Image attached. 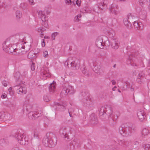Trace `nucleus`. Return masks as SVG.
Wrapping results in <instances>:
<instances>
[{
  "mask_svg": "<svg viewBox=\"0 0 150 150\" xmlns=\"http://www.w3.org/2000/svg\"><path fill=\"white\" fill-rule=\"evenodd\" d=\"M102 40L101 39H99L96 40V44L97 46L100 49H103L104 47L103 43H102Z\"/></svg>",
  "mask_w": 150,
  "mask_h": 150,
  "instance_id": "obj_27",
  "label": "nucleus"
},
{
  "mask_svg": "<svg viewBox=\"0 0 150 150\" xmlns=\"http://www.w3.org/2000/svg\"><path fill=\"white\" fill-rule=\"evenodd\" d=\"M71 128L67 125L62 126L59 129V133L63 135V138L67 141L69 139L68 135L69 133H71Z\"/></svg>",
  "mask_w": 150,
  "mask_h": 150,
  "instance_id": "obj_5",
  "label": "nucleus"
},
{
  "mask_svg": "<svg viewBox=\"0 0 150 150\" xmlns=\"http://www.w3.org/2000/svg\"><path fill=\"white\" fill-rule=\"evenodd\" d=\"M81 101L83 103L84 105H86L90 106L92 105V102L91 100V99L88 97H86V98H84L83 99H82Z\"/></svg>",
  "mask_w": 150,
  "mask_h": 150,
  "instance_id": "obj_21",
  "label": "nucleus"
},
{
  "mask_svg": "<svg viewBox=\"0 0 150 150\" xmlns=\"http://www.w3.org/2000/svg\"><path fill=\"white\" fill-rule=\"evenodd\" d=\"M110 11L112 13L117 15L119 13L118 6L115 4H112L110 7Z\"/></svg>",
  "mask_w": 150,
  "mask_h": 150,
  "instance_id": "obj_14",
  "label": "nucleus"
},
{
  "mask_svg": "<svg viewBox=\"0 0 150 150\" xmlns=\"http://www.w3.org/2000/svg\"><path fill=\"white\" fill-rule=\"evenodd\" d=\"M132 18V14L129 13L128 14L127 17L125 18L123 20V23L125 26L129 29L132 28L131 24L129 21V20Z\"/></svg>",
  "mask_w": 150,
  "mask_h": 150,
  "instance_id": "obj_12",
  "label": "nucleus"
},
{
  "mask_svg": "<svg viewBox=\"0 0 150 150\" xmlns=\"http://www.w3.org/2000/svg\"><path fill=\"white\" fill-rule=\"evenodd\" d=\"M45 42L44 41V39L42 40V42L41 43V45L42 47H44L45 46Z\"/></svg>",
  "mask_w": 150,
  "mask_h": 150,
  "instance_id": "obj_54",
  "label": "nucleus"
},
{
  "mask_svg": "<svg viewBox=\"0 0 150 150\" xmlns=\"http://www.w3.org/2000/svg\"><path fill=\"white\" fill-rule=\"evenodd\" d=\"M31 107L32 106L30 104L29 99L28 98H27V97L25 100L23 102V109L24 110H26L28 111L30 109Z\"/></svg>",
  "mask_w": 150,
  "mask_h": 150,
  "instance_id": "obj_15",
  "label": "nucleus"
},
{
  "mask_svg": "<svg viewBox=\"0 0 150 150\" xmlns=\"http://www.w3.org/2000/svg\"><path fill=\"white\" fill-rule=\"evenodd\" d=\"M125 83L126 84L127 87V88H131V87L129 83L128 82H126Z\"/></svg>",
  "mask_w": 150,
  "mask_h": 150,
  "instance_id": "obj_51",
  "label": "nucleus"
},
{
  "mask_svg": "<svg viewBox=\"0 0 150 150\" xmlns=\"http://www.w3.org/2000/svg\"><path fill=\"white\" fill-rule=\"evenodd\" d=\"M143 147L145 150H150V144H144Z\"/></svg>",
  "mask_w": 150,
  "mask_h": 150,
  "instance_id": "obj_33",
  "label": "nucleus"
},
{
  "mask_svg": "<svg viewBox=\"0 0 150 150\" xmlns=\"http://www.w3.org/2000/svg\"><path fill=\"white\" fill-rule=\"evenodd\" d=\"M139 143L138 142L136 141H134V142L133 144L134 145H137Z\"/></svg>",
  "mask_w": 150,
  "mask_h": 150,
  "instance_id": "obj_58",
  "label": "nucleus"
},
{
  "mask_svg": "<svg viewBox=\"0 0 150 150\" xmlns=\"http://www.w3.org/2000/svg\"><path fill=\"white\" fill-rule=\"evenodd\" d=\"M114 1L116 2H118L119 1H126V0H113Z\"/></svg>",
  "mask_w": 150,
  "mask_h": 150,
  "instance_id": "obj_60",
  "label": "nucleus"
},
{
  "mask_svg": "<svg viewBox=\"0 0 150 150\" xmlns=\"http://www.w3.org/2000/svg\"><path fill=\"white\" fill-rule=\"evenodd\" d=\"M75 91L73 86L69 85L67 88H63L61 93V95L62 96H64L68 93L69 94H73L75 92Z\"/></svg>",
  "mask_w": 150,
  "mask_h": 150,
  "instance_id": "obj_9",
  "label": "nucleus"
},
{
  "mask_svg": "<svg viewBox=\"0 0 150 150\" xmlns=\"http://www.w3.org/2000/svg\"><path fill=\"white\" fill-rule=\"evenodd\" d=\"M34 55H35L33 52V51H30V52L28 54V57L29 58H31L33 57H34Z\"/></svg>",
  "mask_w": 150,
  "mask_h": 150,
  "instance_id": "obj_35",
  "label": "nucleus"
},
{
  "mask_svg": "<svg viewBox=\"0 0 150 150\" xmlns=\"http://www.w3.org/2000/svg\"><path fill=\"white\" fill-rule=\"evenodd\" d=\"M82 73L86 76H89L91 75V72L89 70L84 69L82 71Z\"/></svg>",
  "mask_w": 150,
  "mask_h": 150,
  "instance_id": "obj_32",
  "label": "nucleus"
},
{
  "mask_svg": "<svg viewBox=\"0 0 150 150\" xmlns=\"http://www.w3.org/2000/svg\"><path fill=\"white\" fill-rule=\"evenodd\" d=\"M109 37L112 38H111L110 41V45L112 48L115 49H117L118 48L120 43L117 39L114 38L113 34H109Z\"/></svg>",
  "mask_w": 150,
  "mask_h": 150,
  "instance_id": "obj_11",
  "label": "nucleus"
},
{
  "mask_svg": "<svg viewBox=\"0 0 150 150\" xmlns=\"http://www.w3.org/2000/svg\"><path fill=\"white\" fill-rule=\"evenodd\" d=\"M31 68L32 71L34 70L35 69V64L32 63V64L31 65Z\"/></svg>",
  "mask_w": 150,
  "mask_h": 150,
  "instance_id": "obj_46",
  "label": "nucleus"
},
{
  "mask_svg": "<svg viewBox=\"0 0 150 150\" xmlns=\"http://www.w3.org/2000/svg\"><path fill=\"white\" fill-rule=\"evenodd\" d=\"M44 38H46V39H49V37L47 36H45L44 37Z\"/></svg>",
  "mask_w": 150,
  "mask_h": 150,
  "instance_id": "obj_64",
  "label": "nucleus"
},
{
  "mask_svg": "<svg viewBox=\"0 0 150 150\" xmlns=\"http://www.w3.org/2000/svg\"><path fill=\"white\" fill-rule=\"evenodd\" d=\"M138 118L141 121H142L145 118L146 116L143 110H140L137 111V113Z\"/></svg>",
  "mask_w": 150,
  "mask_h": 150,
  "instance_id": "obj_16",
  "label": "nucleus"
},
{
  "mask_svg": "<svg viewBox=\"0 0 150 150\" xmlns=\"http://www.w3.org/2000/svg\"><path fill=\"white\" fill-rule=\"evenodd\" d=\"M111 82L113 85H115L116 84V82L114 80H112L111 81Z\"/></svg>",
  "mask_w": 150,
  "mask_h": 150,
  "instance_id": "obj_59",
  "label": "nucleus"
},
{
  "mask_svg": "<svg viewBox=\"0 0 150 150\" xmlns=\"http://www.w3.org/2000/svg\"><path fill=\"white\" fill-rule=\"evenodd\" d=\"M116 88V87L115 86L113 88H112V90L113 91H115V88Z\"/></svg>",
  "mask_w": 150,
  "mask_h": 150,
  "instance_id": "obj_63",
  "label": "nucleus"
},
{
  "mask_svg": "<svg viewBox=\"0 0 150 150\" xmlns=\"http://www.w3.org/2000/svg\"><path fill=\"white\" fill-rule=\"evenodd\" d=\"M7 142L6 139H0V144H2L5 143H7Z\"/></svg>",
  "mask_w": 150,
  "mask_h": 150,
  "instance_id": "obj_41",
  "label": "nucleus"
},
{
  "mask_svg": "<svg viewBox=\"0 0 150 150\" xmlns=\"http://www.w3.org/2000/svg\"><path fill=\"white\" fill-rule=\"evenodd\" d=\"M43 56L45 57H48V54L47 51H45L43 52Z\"/></svg>",
  "mask_w": 150,
  "mask_h": 150,
  "instance_id": "obj_44",
  "label": "nucleus"
},
{
  "mask_svg": "<svg viewBox=\"0 0 150 150\" xmlns=\"http://www.w3.org/2000/svg\"><path fill=\"white\" fill-rule=\"evenodd\" d=\"M147 4H149V8H150V0H146Z\"/></svg>",
  "mask_w": 150,
  "mask_h": 150,
  "instance_id": "obj_62",
  "label": "nucleus"
},
{
  "mask_svg": "<svg viewBox=\"0 0 150 150\" xmlns=\"http://www.w3.org/2000/svg\"><path fill=\"white\" fill-rule=\"evenodd\" d=\"M117 20L115 18H114L112 20V23L113 25H115L117 22Z\"/></svg>",
  "mask_w": 150,
  "mask_h": 150,
  "instance_id": "obj_48",
  "label": "nucleus"
},
{
  "mask_svg": "<svg viewBox=\"0 0 150 150\" xmlns=\"http://www.w3.org/2000/svg\"><path fill=\"white\" fill-rule=\"evenodd\" d=\"M108 4V0H103L99 4L98 7L102 10L107 8V5Z\"/></svg>",
  "mask_w": 150,
  "mask_h": 150,
  "instance_id": "obj_23",
  "label": "nucleus"
},
{
  "mask_svg": "<svg viewBox=\"0 0 150 150\" xmlns=\"http://www.w3.org/2000/svg\"><path fill=\"white\" fill-rule=\"evenodd\" d=\"M34 136L35 138L38 139V134L37 132H35L34 134Z\"/></svg>",
  "mask_w": 150,
  "mask_h": 150,
  "instance_id": "obj_53",
  "label": "nucleus"
},
{
  "mask_svg": "<svg viewBox=\"0 0 150 150\" xmlns=\"http://www.w3.org/2000/svg\"><path fill=\"white\" fill-rule=\"evenodd\" d=\"M80 95V96L82 98L80 99V100H81L82 99L86 98V97H88L89 94L88 92L85 90H83L81 92Z\"/></svg>",
  "mask_w": 150,
  "mask_h": 150,
  "instance_id": "obj_29",
  "label": "nucleus"
},
{
  "mask_svg": "<svg viewBox=\"0 0 150 150\" xmlns=\"http://www.w3.org/2000/svg\"><path fill=\"white\" fill-rule=\"evenodd\" d=\"M133 25L135 28H136L137 30L140 29V26L139 23L137 21H135L134 22Z\"/></svg>",
  "mask_w": 150,
  "mask_h": 150,
  "instance_id": "obj_31",
  "label": "nucleus"
},
{
  "mask_svg": "<svg viewBox=\"0 0 150 150\" xmlns=\"http://www.w3.org/2000/svg\"><path fill=\"white\" fill-rule=\"evenodd\" d=\"M28 116L30 119H33L40 116V115L37 112H30L28 114Z\"/></svg>",
  "mask_w": 150,
  "mask_h": 150,
  "instance_id": "obj_24",
  "label": "nucleus"
},
{
  "mask_svg": "<svg viewBox=\"0 0 150 150\" xmlns=\"http://www.w3.org/2000/svg\"><path fill=\"white\" fill-rule=\"evenodd\" d=\"M38 15L41 17V20L43 22L42 25L45 27L47 28L48 27L47 21L48 17L45 15V13L42 11H37Z\"/></svg>",
  "mask_w": 150,
  "mask_h": 150,
  "instance_id": "obj_10",
  "label": "nucleus"
},
{
  "mask_svg": "<svg viewBox=\"0 0 150 150\" xmlns=\"http://www.w3.org/2000/svg\"><path fill=\"white\" fill-rule=\"evenodd\" d=\"M19 149L18 147H14L13 149V150H19Z\"/></svg>",
  "mask_w": 150,
  "mask_h": 150,
  "instance_id": "obj_61",
  "label": "nucleus"
},
{
  "mask_svg": "<svg viewBox=\"0 0 150 150\" xmlns=\"http://www.w3.org/2000/svg\"><path fill=\"white\" fill-rule=\"evenodd\" d=\"M16 50V49H14L13 47H12L11 46H11L9 47L8 49V51H7V52H10L11 53H13V52L14 51Z\"/></svg>",
  "mask_w": 150,
  "mask_h": 150,
  "instance_id": "obj_38",
  "label": "nucleus"
},
{
  "mask_svg": "<svg viewBox=\"0 0 150 150\" xmlns=\"http://www.w3.org/2000/svg\"><path fill=\"white\" fill-rule=\"evenodd\" d=\"M41 74L43 77H49L50 76L48 68L46 67L43 68L42 69Z\"/></svg>",
  "mask_w": 150,
  "mask_h": 150,
  "instance_id": "obj_18",
  "label": "nucleus"
},
{
  "mask_svg": "<svg viewBox=\"0 0 150 150\" xmlns=\"http://www.w3.org/2000/svg\"><path fill=\"white\" fill-rule=\"evenodd\" d=\"M141 18L143 20H145L146 18V13H144V14L142 15V16H141Z\"/></svg>",
  "mask_w": 150,
  "mask_h": 150,
  "instance_id": "obj_47",
  "label": "nucleus"
},
{
  "mask_svg": "<svg viewBox=\"0 0 150 150\" xmlns=\"http://www.w3.org/2000/svg\"><path fill=\"white\" fill-rule=\"evenodd\" d=\"M74 110L72 108H70L68 110L69 113H72L73 112H74Z\"/></svg>",
  "mask_w": 150,
  "mask_h": 150,
  "instance_id": "obj_50",
  "label": "nucleus"
},
{
  "mask_svg": "<svg viewBox=\"0 0 150 150\" xmlns=\"http://www.w3.org/2000/svg\"><path fill=\"white\" fill-rule=\"evenodd\" d=\"M21 48L22 49H16V50H15L13 52V54L16 55H19L25 53L26 52V51L23 50H25V46L24 45L23 46L22 45Z\"/></svg>",
  "mask_w": 150,
  "mask_h": 150,
  "instance_id": "obj_17",
  "label": "nucleus"
},
{
  "mask_svg": "<svg viewBox=\"0 0 150 150\" xmlns=\"http://www.w3.org/2000/svg\"><path fill=\"white\" fill-rule=\"evenodd\" d=\"M76 3L77 5L78 6H79L80 5V4L81 3V0H77L76 1Z\"/></svg>",
  "mask_w": 150,
  "mask_h": 150,
  "instance_id": "obj_49",
  "label": "nucleus"
},
{
  "mask_svg": "<svg viewBox=\"0 0 150 150\" xmlns=\"http://www.w3.org/2000/svg\"><path fill=\"white\" fill-rule=\"evenodd\" d=\"M16 19H19L22 17V14L20 11L18 10L16 11Z\"/></svg>",
  "mask_w": 150,
  "mask_h": 150,
  "instance_id": "obj_30",
  "label": "nucleus"
},
{
  "mask_svg": "<svg viewBox=\"0 0 150 150\" xmlns=\"http://www.w3.org/2000/svg\"><path fill=\"white\" fill-rule=\"evenodd\" d=\"M113 111L111 107L107 105H104L101 107L99 110V115L101 118H108L112 114Z\"/></svg>",
  "mask_w": 150,
  "mask_h": 150,
  "instance_id": "obj_1",
  "label": "nucleus"
},
{
  "mask_svg": "<svg viewBox=\"0 0 150 150\" xmlns=\"http://www.w3.org/2000/svg\"><path fill=\"white\" fill-rule=\"evenodd\" d=\"M134 130V128L131 127H120L119 132L120 134L124 137H128L131 135Z\"/></svg>",
  "mask_w": 150,
  "mask_h": 150,
  "instance_id": "obj_6",
  "label": "nucleus"
},
{
  "mask_svg": "<svg viewBox=\"0 0 150 150\" xmlns=\"http://www.w3.org/2000/svg\"><path fill=\"white\" fill-rule=\"evenodd\" d=\"M2 84H3V85L4 86L6 87L7 85V82L5 81H3L2 82Z\"/></svg>",
  "mask_w": 150,
  "mask_h": 150,
  "instance_id": "obj_52",
  "label": "nucleus"
},
{
  "mask_svg": "<svg viewBox=\"0 0 150 150\" xmlns=\"http://www.w3.org/2000/svg\"><path fill=\"white\" fill-rule=\"evenodd\" d=\"M126 143V142L125 140H120L119 142L120 144L125 146Z\"/></svg>",
  "mask_w": 150,
  "mask_h": 150,
  "instance_id": "obj_43",
  "label": "nucleus"
},
{
  "mask_svg": "<svg viewBox=\"0 0 150 150\" xmlns=\"http://www.w3.org/2000/svg\"><path fill=\"white\" fill-rule=\"evenodd\" d=\"M20 74L19 72H16L14 74V77L16 79H18L20 77Z\"/></svg>",
  "mask_w": 150,
  "mask_h": 150,
  "instance_id": "obj_42",
  "label": "nucleus"
},
{
  "mask_svg": "<svg viewBox=\"0 0 150 150\" xmlns=\"http://www.w3.org/2000/svg\"><path fill=\"white\" fill-rule=\"evenodd\" d=\"M6 94L4 93L1 96V97L2 98H5L6 97Z\"/></svg>",
  "mask_w": 150,
  "mask_h": 150,
  "instance_id": "obj_56",
  "label": "nucleus"
},
{
  "mask_svg": "<svg viewBox=\"0 0 150 150\" xmlns=\"http://www.w3.org/2000/svg\"><path fill=\"white\" fill-rule=\"evenodd\" d=\"M27 1L30 5H33L35 4L33 0H27Z\"/></svg>",
  "mask_w": 150,
  "mask_h": 150,
  "instance_id": "obj_45",
  "label": "nucleus"
},
{
  "mask_svg": "<svg viewBox=\"0 0 150 150\" xmlns=\"http://www.w3.org/2000/svg\"><path fill=\"white\" fill-rule=\"evenodd\" d=\"M66 3L67 4H69L71 3V0H66Z\"/></svg>",
  "mask_w": 150,
  "mask_h": 150,
  "instance_id": "obj_57",
  "label": "nucleus"
},
{
  "mask_svg": "<svg viewBox=\"0 0 150 150\" xmlns=\"http://www.w3.org/2000/svg\"><path fill=\"white\" fill-rule=\"evenodd\" d=\"M59 33L57 32H55L52 34L51 35L52 39V40L55 39V37L59 34Z\"/></svg>",
  "mask_w": 150,
  "mask_h": 150,
  "instance_id": "obj_34",
  "label": "nucleus"
},
{
  "mask_svg": "<svg viewBox=\"0 0 150 150\" xmlns=\"http://www.w3.org/2000/svg\"><path fill=\"white\" fill-rule=\"evenodd\" d=\"M71 143L74 146H76L77 147L78 146L79 144V143L76 142V140H74L73 141H72Z\"/></svg>",
  "mask_w": 150,
  "mask_h": 150,
  "instance_id": "obj_40",
  "label": "nucleus"
},
{
  "mask_svg": "<svg viewBox=\"0 0 150 150\" xmlns=\"http://www.w3.org/2000/svg\"><path fill=\"white\" fill-rule=\"evenodd\" d=\"M136 63H134L133 66L136 67H144V64L142 59L138 61V59H137L136 61Z\"/></svg>",
  "mask_w": 150,
  "mask_h": 150,
  "instance_id": "obj_26",
  "label": "nucleus"
},
{
  "mask_svg": "<svg viewBox=\"0 0 150 150\" xmlns=\"http://www.w3.org/2000/svg\"><path fill=\"white\" fill-rule=\"evenodd\" d=\"M89 62L91 66L94 67L93 70L96 73L99 75L102 74L103 71L102 68V64L100 62L96 63L95 61H93L92 60H89Z\"/></svg>",
  "mask_w": 150,
  "mask_h": 150,
  "instance_id": "obj_4",
  "label": "nucleus"
},
{
  "mask_svg": "<svg viewBox=\"0 0 150 150\" xmlns=\"http://www.w3.org/2000/svg\"><path fill=\"white\" fill-rule=\"evenodd\" d=\"M139 3L140 5L142 6L143 7L144 6V3L141 0H140L139 1Z\"/></svg>",
  "mask_w": 150,
  "mask_h": 150,
  "instance_id": "obj_55",
  "label": "nucleus"
},
{
  "mask_svg": "<svg viewBox=\"0 0 150 150\" xmlns=\"http://www.w3.org/2000/svg\"><path fill=\"white\" fill-rule=\"evenodd\" d=\"M142 134L143 136L145 137L150 136V127L144 128L142 131Z\"/></svg>",
  "mask_w": 150,
  "mask_h": 150,
  "instance_id": "obj_22",
  "label": "nucleus"
},
{
  "mask_svg": "<svg viewBox=\"0 0 150 150\" xmlns=\"http://www.w3.org/2000/svg\"><path fill=\"white\" fill-rule=\"evenodd\" d=\"M43 99L46 102H48L50 100V98L47 95H45L44 96Z\"/></svg>",
  "mask_w": 150,
  "mask_h": 150,
  "instance_id": "obj_39",
  "label": "nucleus"
},
{
  "mask_svg": "<svg viewBox=\"0 0 150 150\" xmlns=\"http://www.w3.org/2000/svg\"><path fill=\"white\" fill-rule=\"evenodd\" d=\"M145 78V74L143 71H140L139 74L138 78L137 79V81L139 83L142 82L141 80Z\"/></svg>",
  "mask_w": 150,
  "mask_h": 150,
  "instance_id": "obj_25",
  "label": "nucleus"
},
{
  "mask_svg": "<svg viewBox=\"0 0 150 150\" xmlns=\"http://www.w3.org/2000/svg\"><path fill=\"white\" fill-rule=\"evenodd\" d=\"M56 105H57V109L60 111H64L66 109L67 106L66 103H56Z\"/></svg>",
  "mask_w": 150,
  "mask_h": 150,
  "instance_id": "obj_19",
  "label": "nucleus"
},
{
  "mask_svg": "<svg viewBox=\"0 0 150 150\" xmlns=\"http://www.w3.org/2000/svg\"><path fill=\"white\" fill-rule=\"evenodd\" d=\"M11 46L10 42L8 40H6L2 44V48L4 51L7 52L9 47Z\"/></svg>",
  "mask_w": 150,
  "mask_h": 150,
  "instance_id": "obj_20",
  "label": "nucleus"
},
{
  "mask_svg": "<svg viewBox=\"0 0 150 150\" xmlns=\"http://www.w3.org/2000/svg\"><path fill=\"white\" fill-rule=\"evenodd\" d=\"M56 83L54 81L51 83L49 87V91L50 92L53 93L55 90Z\"/></svg>",
  "mask_w": 150,
  "mask_h": 150,
  "instance_id": "obj_28",
  "label": "nucleus"
},
{
  "mask_svg": "<svg viewBox=\"0 0 150 150\" xmlns=\"http://www.w3.org/2000/svg\"><path fill=\"white\" fill-rule=\"evenodd\" d=\"M16 92L18 94L22 95L25 94L27 92V88L25 85L21 83L19 85L14 86Z\"/></svg>",
  "mask_w": 150,
  "mask_h": 150,
  "instance_id": "obj_8",
  "label": "nucleus"
},
{
  "mask_svg": "<svg viewBox=\"0 0 150 150\" xmlns=\"http://www.w3.org/2000/svg\"><path fill=\"white\" fill-rule=\"evenodd\" d=\"M81 14H79L78 15L76 16L74 18V20L76 21H79L80 19H79V18H81Z\"/></svg>",
  "mask_w": 150,
  "mask_h": 150,
  "instance_id": "obj_37",
  "label": "nucleus"
},
{
  "mask_svg": "<svg viewBox=\"0 0 150 150\" xmlns=\"http://www.w3.org/2000/svg\"><path fill=\"white\" fill-rule=\"evenodd\" d=\"M80 62L77 59H73L71 57L69 58L65 62L64 64L65 67L70 68L73 70H76L79 69Z\"/></svg>",
  "mask_w": 150,
  "mask_h": 150,
  "instance_id": "obj_3",
  "label": "nucleus"
},
{
  "mask_svg": "<svg viewBox=\"0 0 150 150\" xmlns=\"http://www.w3.org/2000/svg\"><path fill=\"white\" fill-rule=\"evenodd\" d=\"M90 123L93 125H94L97 124L98 120L96 115L94 113H92L89 118Z\"/></svg>",
  "mask_w": 150,
  "mask_h": 150,
  "instance_id": "obj_13",
  "label": "nucleus"
},
{
  "mask_svg": "<svg viewBox=\"0 0 150 150\" xmlns=\"http://www.w3.org/2000/svg\"><path fill=\"white\" fill-rule=\"evenodd\" d=\"M54 137V135L52 133H47L43 139V144L45 146L52 147L54 146L56 144V142L53 141V137Z\"/></svg>",
  "mask_w": 150,
  "mask_h": 150,
  "instance_id": "obj_2",
  "label": "nucleus"
},
{
  "mask_svg": "<svg viewBox=\"0 0 150 150\" xmlns=\"http://www.w3.org/2000/svg\"><path fill=\"white\" fill-rule=\"evenodd\" d=\"M36 30L38 32H41V33H43V31L45 30H43V29L41 27H40L36 29Z\"/></svg>",
  "mask_w": 150,
  "mask_h": 150,
  "instance_id": "obj_36",
  "label": "nucleus"
},
{
  "mask_svg": "<svg viewBox=\"0 0 150 150\" xmlns=\"http://www.w3.org/2000/svg\"><path fill=\"white\" fill-rule=\"evenodd\" d=\"M15 138L21 144L24 145L28 143L27 136L24 134L17 133L15 136Z\"/></svg>",
  "mask_w": 150,
  "mask_h": 150,
  "instance_id": "obj_7",
  "label": "nucleus"
}]
</instances>
